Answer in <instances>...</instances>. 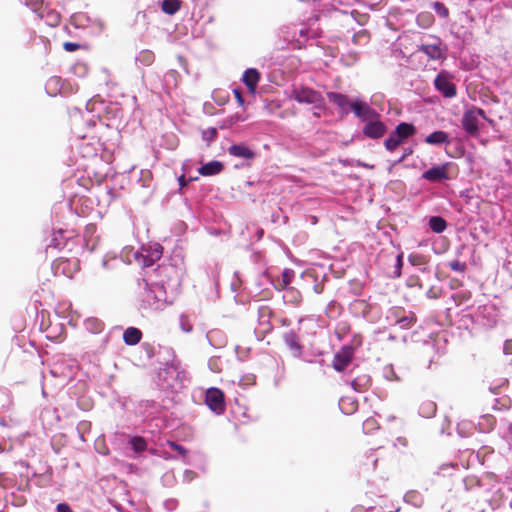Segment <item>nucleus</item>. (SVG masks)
I'll list each match as a JSON object with an SVG mask.
<instances>
[{
	"instance_id": "a211bd4d",
	"label": "nucleus",
	"mask_w": 512,
	"mask_h": 512,
	"mask_svg": "<svg viewBox=\"0 0 512 512\" xmlns=\"http://www.w3.org/2000/svg\"><path fill=\"white\" fill-rule=\"evenodd\" d=\"M327 97L331 102H333L336 106L342 109L345 114L348 113V109L350 108L351 102L349 101V98L346 95L337 92H328Z\"/></svg>"
},
{
	"instance_id": "9d476101",
	"label": "nucleus",
	"mask_w": 512,
	"mask_h": 512,
	"mask_svg": "<svg viewBox=\"0 0 512 512\" xmlns=\"http://www.w3.org/2000/svg\"><path fill=\"white\" fill-rule=\"evenodd\" d=\"M283 340L291 354L295 358H300L303 353V346L300 343L299 337L295 331H288L283 334Z\"/></svg>"
},
{
	"instance_id": "a19ab883",
	"label": "nucleus",
	"mask_w": 512,
	"mask_h": 512,
	"mask_svg": "<svg viewBox=\"0 0 512 512\" xmlns=\"http://www.w3.org/2000/svg\"><path fill=\"white\" fill-rule=\"evenodd\" d=\"M183 477H184V481L191 482L192 480H194L197 477V474H196V472H194L192 470H185Z\"/></svg>"
},
{
	"instance_id": "4468645a",
	"label": "nucleus",
	"mask_w": 512,
	"mask_h": 512,
	"mask_svg": "<svg viewBox=\"0 0 512 512\" xmlns=\"http://www.w3.org/2000/svg\"><path fill=\"white\" fill-rule=\"evenodd\" d=\"M393 133L396 137L405 142L416 133V127L412 123L400 122L393 130Z\"/></svg>"
},
{
	"instance_id": "423d86ee",
	"label": "nucleus",
	"mask_w": 512,
	"mask_h": 512,
	"mask_svg": "<svg viewBox=\"0 0 512 512\" xmlns=\"http://www.w3.org/2000/svg\"><path fill=\"white\" fill-rule=\"evenodd\" d=\"M434 87L445 98H453L457 94V88L451 81V76L447 71H441L434 79Z\"/></svg>"
},
{
	"instance_id": "2f4dec72",
	"label": "nucleus",
	"mask_w": 512,
	"mask_h": 512,
	"mask_svg": "<svg viewBox=\"0 0 512 512\" xmlns=\"http://www.w3.org/2000/svg\"><path fill=\"white\" fill-rule=\"evenodd\" d=\"M383 376L388 381H400V377L396 374L391 365L384 367Z\"/></svg>"
},
{
	"instance_id": "7c9ffc66",
	"label": "nucleus",
	"mask_w": 512,
	"mask_h": 512,
	"mask_svg": "<svg viewBox=\"0 0 512 512\" xmlns=\"http://www.w3.org/2000/svg\"><path fill=\"white\" fill-rule=\"evenodd\" d=\"M416 318L413 314L409 316H404L397 319L396 324L400 326L401 329H409L415 323Z\"/></svg>"
},
{
	"instance_id": "bb28decb",
	"label": "nucleus",
	"mask_w": 512,
	"mask_h": 512,
	"mask_svg": "<svg viewBox=\"0 0 512 512\" xmlns=\"http://www.w3.org/2000/svg\"><path fill=\"white\" fill-rule=\"evenodd\" d=\"M129 444L132 450L136 453H142L147 449V443L143 437L134 436L130 439Z\"/></svg>"
},
{
	"instance_id": "79ce46f5",
	"label": "nucleus",
	"mask_w": 512,
	"mask_h": 512,
	"mask_svg": "<svg viewBox=\"0 0 512 512\" xmlns=\"http://www.w3.org/2000/svg\"><path fill=\"white\" fill-rule=\"evenodd\" d=\"M56 511L57 512H73L67 503H59L56 506Z\"/></svg>"
},
{
	"instance_id": "c85d7f7f",
	"label": "nucleus",
	"mask_w": 512,
	"mask_h": 512,
	"mask_svg": "<svg viewBox=\"0 0 512 512\" xmlns=\"http://www.w3.org/2000/svg\"><path fill=\"white\" fill-rule=\"evenodd\" d=\"M404 142L400 140L398 137L395 136L393 131L390 133V135L385 139L384 146L389 152H393L396 150L397 147H399Z\"/></svg>"
},
{
	"instance_id": "bf43d9fd",
	"label": "nucleus",
	"mask_w": 512,
	"mask_h": 512,
	"mask_svg": "<svg viewBox=\"0 0 512 512\" xmlns=\"http://www.w3.org/2000/svg\"><path fill=\"white\" fill-rule=\"evenodd\" d=\"M53 18H54V22L55 23H57L59 21V16L58 15H54Z\"/></svg>"
},
{
	"instance_id": "5701e85b",
	"label": "nucleus",
	"mask_w": 512,
	"mask_h": 512,
	"mask_svg": "<svg viewBox=\"0 0 512 512\" xmlns=\"http://www.w3.org/2000/svg\"><path fill=\"white\" fill-rule=\"evenodd\" d=\"M339 407L344 414L349 415L357 410L358 404L357 401L349 397H345L341 398L339 402Z\"/></svg>"
},
{
	"instance_id": "0eeeda50",
	"label": "nucleus",
	"mask_w": 512,
	"mask_h": 512,
	"mask_svg": "<svg viewBox=\"0 0 512 512\" xmlns=\"http://www.w3.org/2000/svg\"><path fill=\"white\" fill-rule=\"evenodd\" d=\"M205 403L217 415L222 414L225 410L224 393L219 388H209L206 391Z\"/></svg>"
},
{
	"instance_id": "2eb2a0df",
	"label": "nucleus",
	"mask_w": 512,
	"mask_h": 512,
	"mask_svg": "<svg viewBox=\"0 0 512 512\" xmlns=\"http://www.w3.org/2000/svg\"><path fill=\"white\" fill-rule=\"evenodd\" d=\"M424 141H425V143H427L429 145H434V146L450 144V138H449L448 133L445 131H442V130H437V131L430 133L429 135H427L425 137Z\"/></svg>"
},
{
	"instance_id": "f704fd0d",
	"label": "nucleus",
	"mask_w": 512,
	"mask_h": 512,
	"mask_svg": "<svg viewBox=\"0 0 512 512\" xmlns=\"http://www.w3.org/2000/svg\"><path fill=\"white\" fill-rule=\"evenodd\" d=\"M294 275H295V272L292 269H289V268L284 269L282 272V278H281V280H283V285L290 286V283L292 282Z\"/></svg>"
},
{
	"instance_id": "39448f33",
	"label": "nucleus",
	"mask_w": 512,
	"mask_h": 512,
	"mask_svg": "<svg viewBox=\"0 0 512 512\" xmlns=\"http://www.w3.org/2000/svg\"><path fill=\"white\" fill-rule=\"evenodd\" d=\"M350 109L359 120L365 123L375 117H380V114L374 108L359 97L351 101Z\"/></svg>"
},
{
	"instance_id": "412c9836",
	"label": "nucleus",
	"mask_w": 512,
	"mask_h": 512,
	"mask_svg": "<svg viewBox=\"0 0 512 512\" xmlns=\"http://www.w3.org/2000/svg\"><path fill=\"white\" fill-rule=\"evenodd\" d=\"M429 228L437 234L444 232L447 228L446 220L441 216H431L428 220Z\"/></svg>"
},
{
	"instance_id": "9b49d317",
	"label": "nucleus",
	"mask_w": 512,
	"mask_h": 512,
	"mask_svg": "<svg viewBox=\"0 0 512 512\" xmlns=\"http://www.w3.org/2000/svg\"><path fill=\"white\" fill-rule=\"evenodd\" d=\"M353 358V351L349 347L343 348L340 352L336 353L333 360V368L341 372L351 362Z\"/></svg>"
},
{
	"instance_id": "864d4df0",
	"label": "nucleus",
	"mask_w": 512,
	"mask_h": 512,
	"mask_svg": "<svg viewBox=\"0 0 512 512\" xmlns=\"http://www.w3.org/2000/svg\"><path fill=\"white\" fill-rule=\"evenodd\" d=\"M178 181H179V185H180L181 188H183L187 184V182H188L184 175H181L178 178Z\"/></svg>"
},
{
	"instance_id": "f257e3e1",
	"label": "nucleus",
	"mask_w": 512,
	"mask_h": 512,
	"mask_svg": "<svg viewBox=\"0 0 512 512\" xmlns=\"http://www.w3.org/2000/svg\"><path fill=\"white\" fill-rule=\"evenodd\" d=\"M142 291L139 294V310L142 314L164 309L172 303L162 282L143 280Z\"/></svg>"
},
{
	"instance_id": "603ef678",
	"label": "nucleus",
	"mask_w": 512,
	"mask_h": 512,
	"mask_svg": "<svg viewBox=\"0 0 512 512\" xmlns=\"http://www.w3.org/2000/svg\"><path fill=\"white\" fill-rule=\"evenodd\" d=\"M234 93H235V97H236L238 103L240 105H243L244 104V99H243L241 93L238 90H234Z\"/></svg>"
},
{
	"instance_id": "f03ea898",
	"label": "nucleus",
	"mask_w": 512,
	"mask_h": 512,
	"mask_svg": "<svg viewBox=\"0 0 512 512\" xmlns=\"http://www.w3.org/2000/svg\"><path fill=\"white\" fill-rule=\"evenodd\" d=\"M291 98L300 104L313 105L316 109H321L324 106L322 95L308 87H294Z\"/></svg>"
},
{
	"instance_id": "ddd939ff",
	"label": "nucleus",
	"mask_w": 512,
	"mask_h": 512,
	"mask_svg": "<svg viewBox=\"0 0 512 512\" xmlns=\"http://www.w3.org/2000/svg\"><path fill=\"white\" fill-rule=\"evenodd\" d=\"M418 50L427 55L429 59L439 60L442 58L439 40L434 43L421 44Z\"/></svg>"
},
{
	"instance_id": "6e6d98bb",
	"label": "nucleus",
	"mask_w": 512,
	"mask_h": 512,
	"mask_svg": "<svg viewBox=\"0 0 512 512\" xmlns=\"http://www.w3.org/2000/svg\"><path fill=\"white\" fill-rule=\"evenodd\" d=\"M411 153H412V151H411L410 149H409V150H407V151H405V153L402 155V157H400V158L398 159V162H402V161L406 158V156H407V155H409V154H411Z\"/></svg>"
},
{
	"instance_id": "4be33fe9",
	"label": "nucleus",
	"mask_w": 512,
	"mask_h": 512,
	"mask_svg": "<svg viewBox=\"0 0 512 512\" xmlns=\"http://www.w3.org/2000/svg\"><path fill=\"white\" fill-rule=\"evenodd\" d=\"M181 8L180 0H162L161 9L165 14L174 15Z\"/></svg>"
},
{
	"instance_id": "09e8293b",
	"label": "nucleus",
	"mask_w": 512,
	"mask_h": 512,
	"mask_svg": "<svg viewBox=\"0 0 512 512\" xmlns=\"http://www.w3.org/2000/svg\"><path fill=\"white\" fill-rule=\"evenodd\" d=\"M60 79L57 77L51 78L47 83V89L51 87L52 85H55V87L59 84Z\"/></svg>"
},
{
	"instance_id": "cd10ccee",
	"label": "nucleus",
	"mask_w": 512,
	"mask_h": 512,
	"mask_svg": "<svg viewBox=\"0 0 512 512\" xmlns=\"http://www.w3.org/2000/svg\"><path fill=\"white\" fill-rule=\"evenodd\" d=\"M135 61L136 63L148 66L154 61V53L150 50H141L137 54Z\"/></svg>"
},
{
	"instance_id": "ea45409f",
	"label": "nucleus",
	"mask_w": 512,
	"mask_h": 512,
	"mask_svg": "<svg viewBox=\"0 0 512 512\" xmlns=\"http://www.w3.org/2000/svg\"><path fill=\"white\" fill-rule=\"evenodd\" d=\"M169 445L173 450L177 451L181 455H185L187 453L186 448L183 447L182 445H179L175 442H171Z\"/></svg>"
},
{
	"instance_id": "aec40b11",
	"label": "nucleus",
	"mask_w": 512,
	"mask_h": 512,
	"mask_svg": "<svg viewBox=\"0 0 512 512\" xmlns=\"http://www.w3.org/2000/svg\"><path fill=\"white\" fill-rule=\"evenodd\" d=\"M496 420L492 415H482L477 423V429L481 433H488L493 430Z\"/></svg>"
},
{
	"instance_id": "de8ad7c7",
	"label": "nucleus",
	"mask_w": 512,
	"mask_h": 512,
	"mask_svg": "<svg viewBox=\"0 0 512 512\" xmlns=\"http://www.w3.org/2000/svg\"><path fill=\"white\" fill-rule=\"evenodd\" d=\"M298 34H299V37L306 40L308 38L309 30L306 28H301V29H299Z\"/></svg>"
},
{
	"instance_id": "7ed1b4c3",
	"label": "nucleus",
	"mask_w": 512,
	"mask_h": 512,
	"mask_svg": "<svg viewBox=\"0 0 512 512\" xmlns=\"http://www.w3.org/2000/svg\"><path fill=\"white\" fill-rule=\"evenodd\" d=\"M479 117L486 118L483 109L472 106L465 110L461 123L467 134L476 136L479 133Z\"/></svg>"
},
{
	"instance_id": "1a4fd4ad",
	"label": "nucleus",
	"mask_w": 512,
	"mask_h": 512,
	"mask_svg": "<svg viewBox=\"0 0 512 512\" xmlns=\"http://www.w3.org/2000/svg\"><path fill=\"white\" fill-rule=\"evenodd\" d=\"M362 132L370 139H378L387 132V126L381 121V116L375 117L365 123Z\"/></svg>"
},
{
	"instance_id": "6e6552de",
	"label": "nucleus",
	"mask_w": 512,
	"mask_h": 512,
	"mask_svg": "<svg viewBox=\"0 0 512 512\" xmlns=\"http://www.w3.org/2000/svg\"><path fill=\"white\" fill-rule=\"evenodd\" d=\"M449 166L450 163L433 165L422 173L421 178L432 183H440L449 180Z\"/></svg>"
},
{
	"instance_id": "c03bdc74",
	"label": "nucleus",
	"mask_w": 512,
	"mask_h": 512,
	"mask_svg": "<svg viewBox=\"0 0 512 512\" xmlns=\"http://www.w3.org/2000/svg\"><path fill=\"white\" fill-rule=\"evenodd\" d=\"M111 260L116 261V258H111ZM102 267L104 269H113L114 268V266L110 264V259H108L106 257L103 258V260H102Z\"/></svg>"
},
{
	"instance_id": "393cba45",
	"label": "nucleus",
	"mask_w": 512,
	"mask_h": 512,
	"mask_svg": "<svg viewBox=\"0 0 512 512\" xmlns=\"http://www.w3.org/2000/svg\"><path fill=\"white\" fill-rule=\"evenodd\" d=\"M350 385L353 390L362 392L370 385V377L368 375L358 376L351 381Z\"/></svg>"
},
{
	"instance_id": "f8f14e48",
	"label": "nucleus",
	"mask_w": 512,
	"mask_h": 512,
	"mask_svg": "<svg viewBox=\"0 0 512 512\" xmlns=\"http://www.w3.org/2000/svg\"><path fill=\"white\" fill-rule=\"evenodd\" d=\"M260 80V73L255 68H248L245 70L242 81L250 92H255L258 82Z\"/></svg>"
},
{
	"instance_id": "f3484780",
	"label": "nucleus",
	"mask_w": 512,
	"mask_h": 512,
	"mask_svg": "<svg viewBox=\"0 0 512 512\" xmlns=\"http://www.w3.org/2000/svg\"><path fill=\"white\" fill-rule=\"evenodd\" d=\"M224 168V165L222 162L218 160H212L208 163L203 164L199 169L198 172L202 176H213L219 174Z\"/></svg>"
},
{
	"instance_id": "58836bf2",
	"label": "nucleus",
	"mask_w": 512,
	"mask_h": 512,
	"mask_svg": "<svg viewBox=\"0 0 512 512\" xmlns=\"http://www.w3.org/2000/svg\"><path fill=\"white\" fill-rule=\"evenodd\" d=\"M79 44L75 42H65L63 47L67 52H74L79 48Z\"/></svg>"
},
{
	"instance_id": "a18cd8bd",
	"label": "nucleus",
	"mask_w": 512,
	"mask_h": 512,
	"mask_svg": "<svg viewBox=\"0 0 512 512\" xmlns=\"http://www.w3.org/2000/svg\"><path fill=\"white\" fill-rule=\"evenodd\" d=\"M503 351L505 354H512V340H507L505 342Z\"/></svg>"
},
{
	"instance_id": "680f3d73",
	"label": "nucleus",
	"mask_w": 512,
	"mask_h": 512,
	"mask_svg": "<svg viewBox=\"0 0 512 512\" xmlns=\"http://www.w3.org/2000/svg\"><path fill=\"white\" fill-rule=\"evenodd\" d=\"M387 419H388V421L394 420L395 416H389Z\"/></svg>"
},
{
	"instance_id": "4c0bfd02",
	"label": "nucleus",
	"mask_w": 512,
	"mask_h": 512,
	"mask_svg": "<svg viewBox=\"0 0 512 512\" xmlns=\"http://www.w3.org/2000/svg\"><path fill=\"white\" fill-rule=\"evenodd\" d=\"M468 425H469V423H466V422H462V423L458 424L457 431L461 437H467L469 435V433L466 431V427Z\"/></svg>"
},
{
	"instance_id": "8fccbe9b",
	"label": "nucleus",
	"mask_w": 512,
	"mask_h": 512,
	"mask_svg": "<svg viewBox=\"0 0 512 512\" xmlns=\"http://www.w3.org/2000/svg\"><path fill=\"white\" fill-rule=\"evenodd\" d=\"M208 365H209V368H210L213 372H217V371H218V368H217L216 360H215V359H210V360H209V362H208Z\"/></svg>"
},
{
	"instance_id": "473e14b6",
	"label": "nucleus",
	"mask_w": 512,
	"mask_h": 512,
	"mask_svg": "<svg viewBox=\"0 0 512 512\" xmlns=\"http://www.w3.org/2000/svg\"><path fill=\"white\" fill-rule=\"evenodd\" d=\"M433 9L441 18H447L449 15L448 8L442 2H434Z\"/></svg>"
},
{
	"instance_id": "c756f323",
	"label": "nucleus",
	"mask_w": 512,
	"mask_h": 512,
	"mask_svg": "<svg viewBox=\"0 0 512 512\" xmlns=\"http://www.w3.org/2000/svg\"><path fill=\"white\" fill-rule=\"evenodd\" d=\"M404 500L407 503H411L415 507H419L422 504V499H421L419 493L416 492V491H409V492H407L405 494V496H404Z\"/></svg>"
},
{
	"instance_id": "e433bc0d",
	"label": "nucleus",
	"mask_w": 512,
	"mask_h": 512,
	"mask_svg": "<svg viewBox=\"0 0 512 512\" xmlns=\"http://www.w3.org/2000/svg\"><path fill=\"white\" fill-rule=\"evenodd\" d=\"M402 267H403V253H400L396 257V262H395V266H394L395 277L401 276Z\"/></svg>"
},
{
	"instance_id": "6ab92c4d",
	"label": "nucleus",
	"mask_w": 512,
	"mask_h": 512,
	"mask_svg": "<svg viewBox=\"0 0 512 512\" xmlns=\"http://www.w3.org/2000/svg\"><path fill=\"white\" fill-rule=\"evenodd\" d=\"M142 332L136 327H129L123 333V340L125 344L133 346L141 341Z\"/></svg>"
},
{
	"instance_id": "dca6fc26",
	"label": "nucleus",
	"mask_w": 512,
	"mask_h": 512,
	"mask_svg": "<svg viewBox=\"0 0 512 512\" xmlns=\"http://www.w3.org/2000/svg\"><path fill=\"white\" fill-rule=\"evenodd\" d=\"M228 153L231 156L243 159H252L255 153L248 148L245 144H233L228 148Z\"/></svg>"
},
{
	"instance_id": "5fc2aeb1",
	"label": "nucleus",
	"mask_w": 512,
	"mask_h": 512,
	"mask_svg": "<svg viewBox=\"0 0 512 512\" xmlns=\"http://www.w3.org/2000/svg\"><path fill=\"white\" fill-rule=\"evenodd\" d=\"M313 290H314L315 293L320 294V293H322L323 288H322L321 285L316 284V285H314Z\"/></svg>"
},
{
	"instance_id": "13d9d810",
	"label": "nucleus",
	"mask_w": 512,
	"mask_h": 512,
	"mask_svg": "<svg viewBox=\"0 0 512 512\" xmlns=\"http://www.w3.org/2000/svg\"><path fill=\"white\" fill-rule=\"evenodd\" d=\"M428 407L434 412L435 411V405L433 403H429Z\"/></svg>"
},
{
	"instance_id": "a878e982",
	"label": "nucleus",
	"mask_w": 512,
	"mask_h": 512,
	"mask_svg": "<svg viewBox=\"0 0 512 512\" xmlns=\"http://www.w3.org/2000/svg\"><path fill=\"white\" fill-rule=\"evenodd\" d=\"M283 299L287 303L297 305L301 302L302 296H301V293L297 289H295L294 287H290L284 293Z\"/></svg>"
},
{
	"instance_id": "4d7b16f0",
	"label": "nucleus",
	"mask_w": 512,
	"mask_h": 512,
	"mask_svg": "<svg viewBox=\"0 0 512 512\" xmlns=\"http://www.w3.org/2000/svg\"><path fill=\"white\" fill-rule=\"evenodd\" d=\"M397 442L400 443L402 446L407 445V440L405 438L399 437L397 438Z\"/></svg>"
},
{
	"instance_id": "49530a36",
	"label": "nucleus",
	"mask_w": 512,
	"mask_h": 512,
	"mask_svg": "<svg viewBox=\"0 0 512 512\" xmlns=\"http://www.w3.org/2000/svg\"><path fill=\"white\" fill-rule=\"evenodd\" d=\"M426 295H427V297H428V298H430V299H436V298H438V297H439L438 292H437V291H435V290L433 289V287H431V288L427 291Z\"/></svg>"
},
{
	"instance_id": "72a5a7b5",
	"label": "nucleus",
	"mask_w": 512,
	"mask_h": 512,
	"mask_svg": "<svg viewBox=\"0 0 512 512\" xmlns=\"http://www.w3.org/2000/svg\"><path fill=\"white\" fill-rule=\"evenodd\" d=\"M408 261L412 266H420L425 263L424 257L415 253L409 255Z\"/></svg>"
},
{
	"instance_id": "052dcab7",
	"label": "nucleus",
	"mask_w": 512,
	"mask_h": 512,
	"mask_svg": "<svg viewBox=\"0 0 512 512\" xmlns=\"http://www.w3.org/2000/svg\"><path fill=\"white\" fill-rule=\"evenodd\" d=\"M388 339H389L390 341H394V340L396 339V337H395L394 335H389Z\"/></svg>"
},
{
	"instance_id": "c9c22d12",
	"label": "nucleus",
	"mask_w": 512,
	"mask_h": 512,
	"mask_svg": "<svg viewBox=\"0 0 512 512\" xmlns=\"http://www.w3.org/2000/svg\"><path fill=\"white\" fill-rule=\"evenodd\" d=\"M448 266L451 270L460 273L464 272L466 269V264L464 262H460L459 260L449 262Z\"/></svg>"
},
{
	"instance_id": "37998d69",
	"label": "nucleus",
	"mask_w": 512,
	"mask_h": 512,
	"mask_svg": "<svg viewBox=\"0 0 512 512\" xmlns=\"http://www.w3.org/2000/svg\"><path fill=\"white\" fill-rule=\"evenodd\" d=\"M275 288L279 291H282L284 290L285 292L287 291V289H289L291 286L289 285H283V280H277V282L274 284Z\"/></svg>"
},
{
	"instance_id": "3c124183",
	"label": "nucleus",
	"mask_w": 512,
	"mask_h": 512,
	"mask_svg": "<svg viewBox=\"0 0 512 512\" xmlns=\"http://www.w3.org/2000/svg\"><path fill=\"white\" fill-rule=\"evenodd\" d=\"M375 421L373 419H367L364 424H363V428L364 429H370L372 428V426L374 425Z\"/></svg>"
},
{
	"instance_id": "b1692460",
	"label": "nucleus",
	"mask_w": 512,
	"mask_h": 512,
	"mask_svg": "<svg viewBox=\"0 0 512 512\" xmlns=\"http://www.w3.org/2000/svg\"><path fill=\"white\" fill-rule=\"evenodd\" d=\"M85 328L93 334L101 333L104 329V323L97 318H88L85 320Z\"/></svg>"
},
{
	"instance_id": "20e7f679",
	"label": "nucleus",
	"mask_w": 512,
	"mask_h": 512,
	"mask_svg": "<svg viewBox=\"0 0 512 512\" xmlns=\"http://www.w3.org/2000/svg\"><path fill=\"white\" fill-rule=\"evenodd\" d=\"M162 254L163 247L159 243H150L143 246L140 252H136L135 257L143 267H150L161 258Z\"/></svg>"
},
{
	"instance_id": "e2e57ef3",
	"label": "nucleus",
	"mask_w": 512,
	"mask_h": 512,
	"mask_svg": "<svg viewBox=\"0 0 512 512\" xmlns=\"http://www.w3.org/2000/svg\"><path fill=\"white\" fill-rule=\"evenodd\" d=\"M510 507L512 508V499H511V502H510Z\"/></svg>"
}]
</instances>
